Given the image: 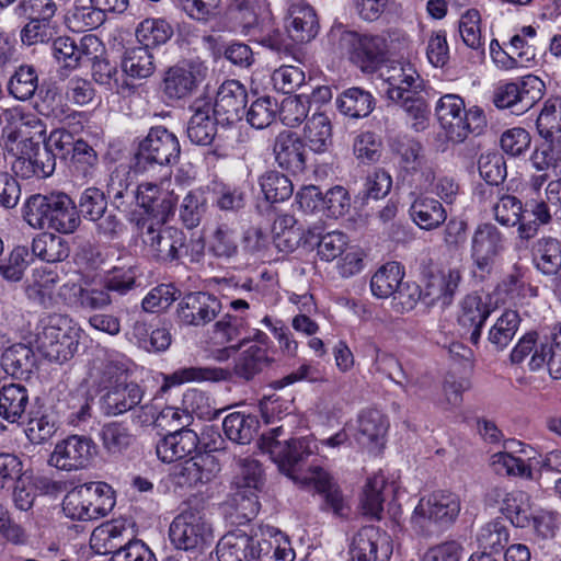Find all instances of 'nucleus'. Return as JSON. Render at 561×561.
<instances>
[{
	"label": "nucleus",
	"mask_w": 561,
	"mask_h": 561,
	"mask_svg": "<svg viewBox=\"0 0 561 561\" xmlns=\"http://www.w3.org/2000/svg\"><path fill=\"white\" fill-rule=\"evenodd\" d=\"M0 133L4 142V157L12 171L24 179L47 178L56 165L55 154L71 152L75 139L71 133L58 128L45 139L46 126L33 113H23L19 107L2 110Z\"/></svg>",
	"instance_id": "obj_1"
},
{
	"label": "nucleus",
	"mask_w": 561,
	"mask_h": 561,
	"mask_svg": "<svg viewBox=\"0 0 561 561\" xmlns=\"http://www.w3.org/2000/svg\"><path fill=\"white\" fill-rule=\"evenodd\" d=\"M347 428L348 426H345L320 442L312 435L280 442L277 438L283 432L282 425L261 436L260 448L271 456L284 474L302 488L312 489L321 494L324 499L325 510L337 516H345L350 508L331 476L318 466L310 467L308 471L302 472L300 462L311 455L327 457L323 454L325 448L335 450L345 445L348 440Z\"/></svg>",
	"instance_id": "obj_2"
},
{
	"label": "nucleus",
	"mask_w": 561,
	"mask_h": 561,
	"mask_svg": "<svg viewBox=\"0 0 561 561\" xmlns=\"http://www.w3.org/2000/svg\"><path fill=\"white\" fill-rule=\"evenodd\" d=\"M23 218L34 229L50 228L72 233L80 224L73 201L65 193L32 195L23 206Z\"/></svg>",
	"instance_id": "obj_3"
},
{
	"label": "nucleus",
	"mask_w": 561,
	"mask_h": 561,
	"mask_svg": "<svg viewBox=\"0 0 561 561\" xmlns=\"http://www.w3.org/2000/svg\"><path fill=\"white\" fill-rule=\"evenodd\" d=\"M333 49L345 54L363 72H373L383 59L387 42L379 35H360L342 23H334L328 33Z\"/></svg>",
	"instance_id": "obj_4"
},
{
	"label": "nucleus",
	"mask_w": 561,
	"mask_h": 561,
	"mask_svg": "<svg viewBox=\"0 0 561 561\" xmlns=\"http://www.w3.org/2000/svg\"><path fill=\"white\" fill-rule=\"evenodd\" d=\"M437 122L445 137L453 142H462L470 134H480L486 126L484 112L479 106L466 108L458 94H445L435 105Z\"/></svg>",
	"instance_id": "obj_5"
},
{
	"label": "nucleus",
	"mask_w": 561,
	"mask_h": 561,
	"mask_svg": "<svg viewBox=\"0 0 561 561\" xmlns=\"http://www.w3.org/2000/svg\"><path fill=\"white\" fill-rule=\"evenodd\" d=\"M81 334V328L70 318L54 314L37 335V348L48 360L62 363L77 352Z\"/></svg>",
	"instance_id": "obj_6"
},
{
	"label": "nucleus",
	"mask_w": 561,
	"mask_h": 561,
	"mask_svg": "<svg viewBox=\"0 0 561 561\" xmlns=\"http://www.w3.org/2000/svg\"><path fill=\"white\" fill-rule=\"evenodd\" d=\"M461 510L457 494L436 491L423 496L411 515V524L421 533H428L434 526H448L458 517Z\"/></svg>",
	"instance_id": "obj_7"
},
{
	"label": "nucleus",
	"mask_w": 561,
	"mask_h": 561,
	"mask_svg": "<svg viewBox=\"0 0 561 561\" xmlns=\"http://www.w3.org/2000/svg\"><path fill=\"white\" fill-rule=\"evenodd\" d=\"M169 537L176 549L184 551H202L214 540L211 525L196 508L184 510L174 517Z\"/></svg>",
	"instance_id": "obj_8"
},
{
	"label": "nucleus",
	"mask_w": 561,
	"mask_h": 561,
	"mask_svg": "<svg viewBox=\"0 0 561 561\" xmlns=\"http://www.w3.org/2000/svg\"><path fill=\"white\" fill-rule=\"evenodd\" d=\"M179 154L180 142L176 136L162 126L153 127L140 141L133 167L135 172H146L154 165L175 161Z\"/></svg>",
	"instance_id": "obj_9"
},
{
	"label": "nucleus",
	"mask_w": 561,
	"mask_h": 561,
	"mask_svg": "<svg viewBox=\"0 0 561 561\" xmlns=\"http://www.w3.org/2000/svg\"><path fill=\"white\" fill-rule=\"evenodd\" d=\"M504 250L505 238L494 225H478L470 240L472 275L481 279L489 275Z\"/></svg>",
	"instance_id": "obj_10"
},
{
	"label": "nucleus",
	"mask_w": 561,
	"mask_h": 561,
	"mask_svg": "<svg viewBox=\"0 0 561 561\" xmlns=\"http://www.w3.org/2000/svg\"><path fill=\"white\" fill-rule=\"evenodd\" d=\"M545 83L537 76L527 75L514 82L500 83L493 95L497 108H508L513 114L520 115L530 110L541 100Z\"/></svg>",
	"instance_id": "obj_11"
},
{
	"label": "nucleus",
	"mask_w": 561,
	"mask_h": 561,
	"mask_svg": "<svg viewBox=\"0 0 561 561\" xmlns=\"http://www.w3.org/2000/svg\"><path fill=\"white\" fill-rule=\"evenodd\" d=\"M138 225L147 254L161 261H173L180 257L185 240L182 231L173 227H164V224H158L150 218H142Z\"/></svg>",
	"instance_id": "obj_12"
},
{
	"label": "nucleus",
	"mask_w": 561,
	"mask_h": 561,
	"mask_svg": "<svg viewBox=\"0 0 561 561\" xmlns=\"http://www.w3.org/2000/svg\"><path fill=\"white\" fill-rule=\"evenodd\" d=\"M236 488L234 501L242 515L251 519L260 511L257 493L263 490L264 478L261 465L251 458L239 461L238 471L233 478Z\"/></svg>",
	"instance_id": "obj_13"
},
{
	"label": "nucleus",
	"mask_w": 561,
	"mask_h": 561,
	"mask_svg": "<svg viewBox=\"0 0 561 561\" xmlns=\"http://www.w3.org/2000/svg\"><path fill=\"white\" fill-rule=\"evenodd\" d=\"M382 91L393 102L423 93L425 82L414 65L405 61L391 62L380 70Z\"/></svg>",
	"instance_id": "obj_14"
},
{
	"label": "nucleus",
	"mask_w": 561,
	"mask_h": 561,
	"mask_svg": "<svg viewBox=\"0 0 561 561\" xmlns=\"http://www.w3.org/2000/svg\"><path fill=\"white\" fill-rule=\"evenodd\" d=\"M95 454L96 446L91 438L70 435L55 445L48 463L59 470L77 471L87 468Z\"/></svg>",
	"instance_id": "obj_15"
},
{
	"label": "nucleus",
	"mask_w": 561,
	"mask_h": 561,
	"mask_svg": "<svg viewBox=\"0 0 561 561\" xmlns=\"http://www.w3.org/2000/svg\"><path fill=\"white\" fill-rule=\"evenodd\" d=\"M169 186L170 181H162L160 184L144 182L137 186L135 197L147 215L145 218L165 224L174 214L178 195Z\"/></svg>",
	"instance_id": "obj_16"
},
{
	"label": "nucleus",
	"mask_w": 561,
	"mask_h": 561,
	"mask_svg": "<svg viewBox=\"0 0 561 561\" xmlns=\"http://www.w3.org/2000/svg\"><path fill=\"white\" fill-rule=\"evenodd\" d=\"M271 545L260 541V528L252 535L241 530L225 535L217 545L219 561H259L268 554Z\"/></svg>",
	"instance_id": "obj_17"
},
{
	"label": "nucleus",
	"mask_w": 561,
	"mask_h": 561,
	"mask_svg": "<svg viewBox=\"0 0 561 561\" xmlns=\"http://www.w3.org/2000/svg\"><path fill=\"white\" fill-rule=\"evenodd\" d=\"M220 471L217 457L210 453H199L175 466L171 481L179 488H198L210 482Z\"/></svg>",
	"instance_id": "obj_18"
},
{
	"label": "nucleus",
	"mask_w": 561,
	"mask_h": 561,
	"mask_svg": "<svg viewBox=\"0 0 561 561\" xmlns=\"http://www.w3.org/2000/svg\"><path fill=\"white\" fill-rule=\"evenodd\" d=\"M284 28L291 42L309 43L320 31L318 14L306 0H287Z\"/></svg>",
	"instance_id": "obj_19"
},
{
	"label": "nucleus",
	"mask_w": 561,
	"mask_h": 561,
	"mask_svg": "<svg viewBox=\"0 0 561 561\" xmlns=\"http://www.w3.org/2000/svg\"><path fill=\"white\" fill-rule=\"evenodd\" d=\"M227 15L234 31L255 34L271 20L267 0H231Z\"/></svg>",
	"instance_id": "obj_20"
},
{
	"label": "nucleus",
	"mask_w": 561,
	"mask_h": 561,
	"mask_svg": "<svg viewBox=\"0 0 561 561\" xmlns=\"http://www.w3.org/2000/svg\"><path fill=\"white\" fill-rule=\"evenodd\" d=\"M353 561H389L392 554L390 536L375 526L362 528L351 548Z\"/></svg>",
	"instance_id": "obj_21"
},
{
	"label": "nucleus",
	"mask_w": 561,
	"mask_h": 561,
	"mask_svg": "<svg viewBox=\"0 0 561 561\" xmlns=\"http://www.w3.org/2000/svg\"><path fill=\"white\" fill-rule=\"evenodd\" d=\"M201 61H187L170 68L163 80V92L170 100L184 99L196 89L206 75Z\"/></svg>",
	"instance_id": "obj_22"
},
{
	"label": "nucleus",
	"mask_w": 561,
	"mask_h": 561,
	"mask_svg": "<svg viewBox=\"0 0 561 561\" xmlns=\"http://www.w3.org/2000/svg\"><path fill=\"white\" fill-rule=\"evenodd\" d=\"M53 55L58 64L65 68H77L82 60L95 59L102 50V43L95 35H84L79 44L75 38L64 36L58 37L53 43Z\"/></svg>",
	"instance_id": "obj_23"
},
{
	"label": "nucleus",
	"mask_w": 561,
	"mask_h": 561,
	"mask_svg": "<svg viewBox=\"0 0 561 561\" xmlns=\"http://www.w3.org/2000/svg\"><path fill=\"white\" fill-rule=\"evenodd\" d=\"M245 103L247 92L244 87L236 80H228L218 89L213 103V114L218 123L233 124L242 117Z\"/></svg>",
	"instance_id": "obj_24"
},
{
	"label": "nucleus",
	"mask_w": 561,
	"mask_h": 561,
	"mask_svg": "<svg viewBox=\"0 0 561 561\" xmlns=\"http://www.w3.org/2000/svg\"><path fill=\"white\" fill-rule=\"evenodd\" d=\"M491 313L489 296L478 293L467 295L461 301L458 323L463 334H469V340L477 344L481 337V329Z\"/></svg>",
	"instance_id": "obj_25"
},
{
	"label": "nucleus",
	"mask_w": 561,
	"mask_h": 561,
	"mask_svg": "<svg viewBox=\"0 0 561 561\" xmlns=\"http://www.w3.org/2000/svg\"><path fill=\"white\" fill-rule=\"evenodd\" d=\"M199 443L197 434L187 428L162 436L156 444V455L164 463H173L191 456Z\"/></svg>",
	"instance_id": "obj_26"
},
{
	"label": "nucleus",
	"mask_w": 561,
	"mask_h": 561,
	"mask_svg": "<svg viewBox=\"0 0 561 561\" xmlns=\"http://www.w3.org/2000/svg\"><path fill=\"white\" fill-rule=\"evenodd\" d=\"M220 310V301L206 293H191L179 305L178 314L184 324L202 325L211 321Z\"/></svg>",
	"instance_id": "obj_27"
},
{
	"label": "nucleus",
	"mask_w": 561,
	"mask_h": 561,
	"mask_svg": "<svg viewBox=\"0 0 561 561\" xmlns=\"http://www.w3.org/2000/svg\"><path fill=\"white\" fill-rule=\"evenodd\" d=\"M191 110L193 114L186 128L187 137L193 144L210 145L216 136L218 123L213 114V102L208 99H197Z\"/></svg>",
	"instance_id": "obj_28"
},
{
	"label": "nucleus",
	"mask_w": 561,
	"mask_h": 561,
	"mask_svg": "<svg viewBox=\"0 0 561 561\" xmlns=\"http://www.w3.org/2000/svg\"><path fill=\"white\" fill-rule=\"evenodd\" d=\"M388 421L378 410H365L357 419V443L369 453H378L383 444L388 431Z\"/></svg>",
	"instance_id": "obj_29"
},
{
	"label": "nucleus",
	"mask_w": 561,
	"mask_h": 561,
	"mask_svg": "<svg viewBox=\"0 0 561 561\" xmlns=\"http://www.w3.org/2000/svg\"><path fill=\"white\" fill-rule=\"evenodd\" d=\"M231 378V371L227 368L215 366L181 367L172 374L162 375L161 392H167L173 387L188 382H220Z\"/></svg>",
	"instance_id": "obj_30"
},
{
	"label": "nucleus",
	"mask_w": 561,
	"mask_h": 561,
	"mask_svg": "<svg viewBox=\"0 0 561 561\" xmlns=\"http://www.w3.org/2000/svg\"><path fill=\"white\" fill-rule=\"evenodd\" d=\"M461 280V270L459 267L444 266L431 273L424 289V297L428 298L431 304H440L448 306Z\"/></svg>",
	"instance_id": "obj_31"
},
{
	"label": "nucleus",
	"mask_w": 561,
	"mask_h": 561,
	"mask_svg": "<svg viewBox=\"0 0 561 561\" xmlns=\"http://www.w3.org/2000/svg\"><path fill=\"white\" fill-rule=\"evenodd\" d=\"M58 282L59 274L55 267H36L32 272L25 293L34 302L49 308L57 305L55 287Z\"/></svg>",
	"instance_id": "obj_32"
},
{
	"label": "nucleus",
	"mask_w": 561,
	"mask_h": 561,
	"mask_svg": "<svg viewBox=\"0 0 561 561\" xmlns=\"http://www.w3.org/2000/svg\"><path fill=\"white\" fill-rule=\"evenodd\" d=\"M129 370L128 358L118 352H105L93 364L91 376L105 389L125 382Z\"/></svg>",
	"instance_id": "obj_33"
},
{
	"label": "nucleus",
	"mask_w": 561,
	"mask_h": 561,
	"mask_svg": "<svg viewBox=\"0 0 561 561\" xmlns=\"http://www.w3.org/2000/svg\"><path fill=\"white\" fill-rule=\"evenodd\" d=\"M273 152L280 168L293 172L304 169V144L295 133L289 130L280 131L275 138Z\"/></svg>",
	"instance_id": "obj_34"
},
{
	"label": "nucleus",
	"mask_w": 561,
	"mask_h": 561,
	"mask_svg": "<svg viewBox=\"0 0 561 561\" xmlns=\"http://www.w3.org/2000/svg\"><path fill=\"white\" fill-rule=\"evenodd\" d=\"M528 366L531 370L547 366L553 379H561V325L554 328L550 339L539 344Z\"/></svg>",
	"instance_id": "obj_35"
},
{
	"label": "nucleus",
	"mask_w": 561,
	"mask_h": 561,
	"mask_svg": "<svg viewBox=\"0 0 561 561\" xmlns=\"http://www.w3.org/2000/svg\"><path fill=\"white\" fill-rule=\"evenodd\" d=\"M127 530L128 525L124 519L106 522L92 531L90 547L98 554L114 553L117 549L124 547L122 543Z\"/></svg>",
	"instance_id": "obj_36"
},
{
	"label": "nucleus",
	"mask_w": 561,
	"mask_h": 561,
	"mask_svg": "<svg viewBox=\"0 0 561 561\" xmlns=\"http://www.w3.org/2000/svg\"><path fill=\"white\" fill-rule=\"evenodd\" d=\"M305 145L316 153H323L332 146V123L324 113H313L302 129Z\"/></svg>",
	"instance_id": "obj_37"
},
{
	"label": "nucleus",
	"mask_w": 561,
	"mask_h": 561,
	"mask_svg": "<svg viewBox=\"0 0 561 561\" xmlns=\"http://www.w3.org/2000/svg\"><path fill=\"white\" fill-rule=\"evenodd\" d=\"M144 398V390L135 382H122L108 389L104 397L107 411L114 415L123 414L136 408Z\"/></svg>",
	"instance_id": "obj_38"
},
{
	"label": "nucleus",
	"mask_w": 561,
	"mask_h": 561,
	"mask_svg": "<svg viewBox=\"0 0 561 561\" xmlns=\"http://www.w3.org/2000/svg\"><path fill=\"white\" fill-rule=\"evenodd\" d=\"M28 405L27 389L19 383H8L0 388V417L18 423Z\"/></svg>",
	"instance_id": "obj_39"
},
{
	"label": "nucleus",
	"mask_w": 561,
	"mask_h": 561,
	"mask_svg": "<svg viewBox=\"0 0 561 561\" xmlns=\"http://www.w3.org/2000/svg\"><path fill=\"white\" fill-rule=\"evenodd\" d=\"M524 222L519 226V239H533L540 226L548 225L551 221L549 203L541 197L526 198L524 205Z\"/></svg>",
	"instance_id": "obj_40"
},
{
	"label": "nucleus",
	"mask_w": 561,
	"mask_h": 561,
	"mask_svg": "<svg viewBox=\"0 0 561 561\" xmlns=\"http://www.w3.org/2000/svg\"><path fill=\"white\" fill-rule=\"evenodd\" d=\"M335 104L343 115L351 118H360L373 112L375 100L368 91L360 88H350L337 96Z\"/></svg>",
	"instance_id": "obj_41"
},
{
	"label": "nucleus",
	"mask_w": 561,
	"mask_h": 561,
	"mask_svg": "<svg viewBox=\"0 0 561 561\" xmlns=\"http://www.w3.org/2000/svg\"><path fill=\"white\" fill-rule=\"evenodd\" d=\"M410 213L413 221L425 230L437 228L447 217L443 205L427 196H419L411 205Z\"/></svg>",
	"instance_id": "obj_42"
},
{
	"label": "nucleus",
	"mask_w": 561,
	"mask_h": 561,
	"mask_svg": "<svg viewBox=\"0 0 561 561\" xmlns=\"http://www.w3.org/2000/svg\"><path fill=\"white\" fill-rule=\"evenodd\" d=\"M404 270L398 262H388L377 270L370 279L373 296L379 299L392 297L403 280Z\"/></svg>",
	"instance_id": "obj_43"
},
{
	"label": "nucleus",
	"mask_w": 561,
	"mask_h": 561,
	"mask_svg": "<svg viewBox=\"0 0 561 561\" xmlns=\"http://www.w3.org/2000/svg\"><path fill=\"white\" fill-rule=\"evenodd\" d=\"M388 486L382 472L375 473L367 479L362 496V508L365 515L376 519L381 518Z\"/></svg>",
	"instance_id": "obj_44"
},
{
	"label": "nucleus",
	"mask_w": 561,
	"mask_h": 561,
	"mask_svg": "<svg viewBox=\"0 0 561 561\" xmlns=\"http://www.w3.org/2000/svg\"><path fill=\"white\" fill-rule=\"evenodd\" d=\"M259 422L255 416L244 412L229 413L222 422L225 435L234 443L249 444L256 434Z\"/></svg>",
	"instance_id": "obj_45"
},
{
	"label": "nucleus",
	"mask_w": 561,
	"mask_h": 561,
	"mask_svg": "<svg viewBox=\"0 0 561 561\" xmlns=\"http://www.w3.org/2000/svg\"><path fill=\"white\" fill-rule=\"evenodd\" d=\"M56 5L53 1H46L44 13L41 19H32L21 31V41L25 45H34L49 41L54 34L55 25L50 18L54 15Z\"/></svg>",
	"instance_id": "obj_46"
},
{
	"label": "nucleus",
	"mask_w": 561,
	"mask_h": 561,
	"mask_svg": "<svg viewBox=\"0 0 561 561\" xmlns=\"http://www.w3.org/2000/svg\"><path fill=\"white\" fill-rule=\"evenodd\" d=\"M274 242L283 252H293L304 238V230L297 227V220L293 215H279L273 224Z\"/></svg>",
	"instance_id": "obj_47"
},
{
	"label": "nucleus",
	"mask_w": 561,
	"mask_h": 561,
	"mask_svg": "<svg viewBox=\"0 0 561 561\" xmlns=\"http://www.w3.org/2000/svg\"><path fill=\"white\" fill-rule=\"evenodd\" d=\"M501 511L514 526L522 528L530 526L533 513L527 493L519 490L505 493Z\"/></svg>",
	"instance_id": "obj_48"
},
{
	"label": "nucleus",
	"mask_w": 561,
	"mask_h": 561,
	"mask_svg": "<svg viewBox=\"0 0 561 561\" xmlns=\"http://www.w3.org/2000/svg\"><path fill=\"white\" fill-rule=\"evenodd\" d=\"M172 24L163 18H147L139 23L136 36L142 47L160 46L165 44L173 35Z\"/></svg>",
	"instance_id": "obj_49"
},
{
	"label": "nucleus",
	"mask_w": 561,
	"mask_h": 561,
	"mask_svg": "<svg viewBox=\"0 0 561 561\" xmlns=\"http://www.w3.org/2000/svg\"><path fill=\"white\" fill-rule=\"evenodd\" d=\"M121 66L123 72L134 79L148 78L154 71L153 56L142 46L126 49Z\"/></svg>",
	"instance_id": "obj_50"
},
{
	"label": "nucleus",
	"mask_w": 561,
	"mask_h": 561,
	"mask_svg": "<svg viewBox=\"0 0 561 561\" xmlns=\"http://www.w3.org/2000/svg\"><path fill=\"white\" fill-rule=\"evenodd\" d=\"M397 152L400 157V163L409 172L420 171L426 180L434 179L432 165L423 153V147L415 140H404L399 144Z\"/></svg>",
	"instance_id": "obj_51"
},
{
	"label": "nucleus",
	"mask_w": 561,
	"mask_h": 561,
	"mask_svg": "<svg viewBox=\"0 0 561 561\" xmlns=\"http://www.w3.org/2000/svg\"><path fill=\"white\" fill-rule=\"evenodd\" d=\"M260 541L271 545L268 554L259 561H294L295 552L288 537L272 526L260 527Z\"/></svg>",
	"instance_id": "obj_52"
},
{
	"label": "nucleus",
	"mask_w": 561,
	"mask_h": 561,
	"mask_svg": "<svg viewBox=\"0 0 561 561\" xmlns=\"http://www.w3.org/2000/svg\"><path fill=\"white\" fill-rule=\"evenodd\" d=\"M520 324L517 311L505 310L489 330L488 340L496 350H504L514 339Z\"/></svg>",
	"instance_id": "obj_53"
},
{
	"label": "nucleus",
	"mask_w": 561,
	"mask_h": 561,
	"mask_svg": "<svg viewBox=\"0 0 561 561\" xmlns=\"http://www.w3.org/2000/svg\"><path fill=\"white\" fill-rule=\"evenodd\" d=\"M33 253L48 263L62 261L68 256L67 242L59 236L43 232L33 239Z\"/></svg>",
	"instance_id": "obj_54"
},
{
	"label": "nucleus",
	"mask_w": 561,
	"mask_h": 561,
	"mask_svg": "<svg viewBox=\"0 0 561 561\" xmlns=\"http://www.w3.org/2000/svg\"><path fill=\"white\" fill-rule=\"evenodd\" d=\"M93 520L106 516L115 506L116 499L113 488L105 482L84 483Z\"/></svg>",
	"instance_id": "obj_55"
},
{
	"label": "nucleus",
	"mask_w": 561,
	"mask_h": 561,
	"mask_svg": "<svg viewBox=\"0 0 561 561\" xmlns=\"http://www.w3.org/2000/svg\"><path fill=\"white\" fill-rule=\"evenodd\" d=\"M66 23L73 32H83L95 28L104 21V15L93 4H79L75 2L66 14Z\"/></svg>",
	"instance_id": "obj_56"
},
{
	"label": "nucleus",
	"mask_w": 561,
	"mask_h": 561,
	"mask_svg": "<svg viewBox=\"0 0 561 561\" xmlns=\"http://www.w3.org/2000/svg\"><path fill=\"white\" fill-rule=\"evenodd\" d=\"M83 484L69 490L62 500V512L66 517L73 520H93L91 513V502Z\"/></svg>",
	"instance_id": "obj_57"
},
{
	"label": "nucleus",
	"mask_w": 561,
	"mask_h": 561,
	"mask_svg": "<svg viewBox=\"0 0 561 561\" xmlns=\"http://www.w3.org/2000/svg\"><path fill=\"white\" fill-rule=\"evenodd\" d=\"M495 220L504 227H515L519 236V226L524 222V205L515 196L503 195L493 205Z\"/></svg>",
	"instance_id": "obj_58"
},
{
	"label": "nucleus",
	"mask_w": 561,
	"mask_h": 561,
	"mask_svg": "<svg viewBox=\"0 0 561 561\" xmlns=\"http://www.w3.org/2000/svg\"><path fill=\"white\" fill-rule=\"evenodd\" d=\"M537 268L546 275H553L561 268V245L557 239L541 238L536 245Z\"/></svg>",
	"instance_id": "obj_59"
},
{
	"label": "nucleus",
	"mask_w": 561,
	"mask_h": 561,
	"mask_svg": "<svg viewBox=\"0 0 561 561\" xmlns=\"http://www.w3.org/2000/svg\"><path fill=\"white\" fill-rule=\"evenodd\" d=\"M92 77L95 83L113 93L124 94L129 91L127 81L119 75L116 66L107 60L98 59L93 62Z\"/></svg>",
	"instance_id": "obj_60"
},
{
	"label": "nucleus",
	"mask_w": 561,
	"mask_h": 561,
	"mask_svg": "<svg viewBox=\"0 0 561 561\" xmlns=\"http://www.w3.org/2000/svg\"><path fill=\"white\" fill-rule=\"evenodd\" d=\"M260 187L267 202L279 203L288 199L294 186L288 176L277 171H268L260 178Z\"/></svg>",
	"instance_id": "obj_61"
},
{
	"label": "nucleus",
	"mask_w": 561,
	"mask_h": 561,
	"mask_svg": "<svg viewBox=\"0 0 561 561\" xmlns=\"http://www.w3.org/2000/svg\"><path fill=\"white\" fill-rule=\"evenodd\" d=\"M268 363L267 351L263 346L250 345L239 356L234 365V373L244 378L251 379L260 373Z\"/></svg>",
	"instance_id": "obj_62"
},
{
	"label": "nucleus",
	"mask_w": 561,
	"mask_h": 561,
	"mask_svg": "<svg viewBox=\"0 0 561 561\" xmlns=\"http://www.w3.org/2000/svg\"><path fill=\"white\" fill-rule=\"evenodd\" d=\"M490 467L500 476L531 477V469L523 457L511 455L504 450L491 455Z\"/></svg>",
	"instance_id": "obj_63"
},
{
	"label": "nucleus",
	"mask_w": 561,
	"mask_h": 561,
	"mask_svg": "<svg viewBox=\"0 0 561 561\" xmlns=\"http://www.w3.org/2000/svg\"><path fill=\"white\" fill-rule=\"evenodd\" d=\"M98 160V154L91 146L82 139L76 140L71 150V165L75 174L82 179L93 178Z\"/></svg>",
	"instance_id": "obj_64"
}]
</instances>
